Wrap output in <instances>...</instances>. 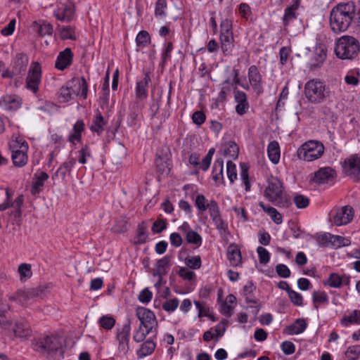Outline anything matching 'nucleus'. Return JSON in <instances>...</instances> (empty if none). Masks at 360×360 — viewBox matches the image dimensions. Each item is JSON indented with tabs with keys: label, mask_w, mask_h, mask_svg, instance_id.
I'll use <instances>...</instances> for the list:
<instances>
[{
	"label": "nucleus",
	"mask_w": 360,
	"mask_h": 360,
	"mask_svg": "<svg viewBox=\"0 0 360 360\" xmlns=\"http://www.w3.org/2000/svg\"><path fill=\"white\" fill-rule=\"evenodd\" d=\"M33 348L46 358L59 360L70 356V351L65 347V340L58 335H51L40 338L33 344Z\"/></svg>",
	"instance_id": "obj_1"
},
{
	"label": "nucleus",
	"mask_w": 360,
	"mask_h": 360,
	"mask_svg": "<svg viewBox=\"0 0 360 360\" xmlns=\"http://www.w3.org/2000/svg\"><path fill=\"white\" fill-rule=\"evenodd\" d=\"M356 13L353 1L341 3L334 6L330 13V28L335 33L346 31L350 26Z\"/></svg>",
	"instance_id": "obj_2"
},
{
	"label": "nucleus",
	"mask_w": 360,
	"mask_h": 360,
	"mask_svg": "<svg viewBox=\"0 0 360 360\" xmlns=\"http://www.w3.org/2000/svg\"><path fill=\"white\" fill-rule=\"evenodd\" d=\"M264 195L266 200L279 207L287 208L292 205L291 198L284 191L283 184L278 177L271 176L268 179Z\"/></svg>",
	"instance_id": "obj_3"
},
{
	"label": "nucleus",
	"mask_w": 360,
	"mask_h": 360,
	"mask_svg": "<svg viewBox=\"0 0 360 360\" xmlns=\"http://www.w3.org/2000/svg\"><path fill=\"white\" fill-rule=\"evenodd\" d=\"M136 315L140 321V326L135 331L133 339L136 342L143 341L147 335L153 333V329L158 326V321L155 314L145 307H138Z\"/></svg>",
	"instance_id": "obj_4"
},
{
	"label": "nucleus",
	"mask_w": 360,
	"mask_h": 360,
	"mask_svg": "<svg viewBox=\"0 0 360 360\" xmlns=\"http://www.w3.org/2000/svg\"><path fill=\"white\" fill-rule=\"evenodd\" d=\"M334 51L338 58L352 60L360 53L359 41L353 36H342L337 39Z\"/></svg>",
	"instance_id": "obj_5"
},
{
	"label": "nucleus",
	"mask_w": 360,
	"mask_h": 360,
	"mask_svg": "<svg viewBox=\"0 0 360 360\" xmlns=\"http://www.w3.org/2000/svg\"><path fill=\"white\" fill-rule=\"evenodd\" d=\"M304 94L312 104H321L330 97V90L319 79H311L307 82L304 87Z\"/></svg>",
	"instance_id": "obj_6"
},
{
	"label": "nucleus",
	"mask_w": 360,
	"mask_h": 360,
	"mask_svg": "<svg viewBox=\"0 0 360 360\" xmlns=\"http://www.w3.org/2000/svg\"><path fill=\"white\" fill-rule=\"evenodd\" d=\"M323 144L315 140H310L304 143L297 150V155L300 160L311 162L320 158L324 153Z\"/></svg>",
	"instance_id": "obj_7"
},
{
	"label": "nucleus",
	"mask_w": 360,
	"mask_h": 360,
	"mask_svg": "<svg viewBox=\"0 0 360 360\" xmlns=\"http://www.w3.org/2000/svg\"><path fill=\"white\" fill-rule=\"evenodd\" d=\"M46 290V288L44 286L19 290L16 292L15 295L11 296L9 299L25 304L30 300L41 298L45 295Z\"/></svg>",
	"instance_id": "obj_8"
},
{
	"label": "nucleus",
	"mask_w": 360,
	"mask_h": 360,
	"mask_svg": "<svg viewBox=\"0 0 360 360\" xmlns=\"http://www.w3.org/2000/svg\"><path fill=\"white\" fill-rule=\"evenodd\" d=\"M9 149L12 152V161L13 165L18 167L25 166L28 160L27 151L28 148L27 143L24 141L20 143L18 141H12L9 143Z\"/></svg>",
	"instance_id": "obj_9"
},
{
	"label": "nucleus",
	"mask_w": 360,
	"mask_h": 360,
	"mask_svg": "<svg viewBox=\"0 0 360 360\" xmlns=\"http://www.w3.org/2000/svg\"><path fill=\"white\" fill-rule=\"evenodd\" d=\"M354 214V209L349 205H345L330 214V221L338 226L346 225L353 219Z\"/></svg>",
	"instance_id": "obj_10"
},
{
	"label": "nucleus",
	"mask_w": 360,
	"mask_h": 360,
	"mask_svg": "<svg viewBox=\"0 0 360 360\" xmlns=\"http://www.w3.org/2000/svg\"><path fill=\"white\" fill-rule=\"evenodd\" d=\"M41 79V67L39 63H32L26 78V87L37 93Z\"/></svg>",
	"instance_id": "obj_11"
},
{
	"label": "nucleus",
	"mask_w": 360,
	"mask_h": 360,
	"mask_svg": "<svg viewBox=\"0 0 360 360\" xmlns=\"http://www.w3.org/2000/svg\"><path fill=\"white\" fill-rule=\"evenodd\" d=\"M343 169L347 174L354 182L360 181V155L354 154L344 161Z\"/></svg>",
	"instance_id": "obj_12"
},
{
	"label": "nucleus",
	"mask_w": 360,
	"mask_h": 360,
	"mask_svg": "<svg viewBox=\"0 0 360 360\" xmlns=\"http://www.w3.org/2000/svg\"><path fill=\"white\" fill-rule=\"evenodd\" d=\"M248 77L250 85L257 95L262 94V77L256 65H252L248 68Z\"/></svg>",
	"instance_id": "obj_13"
},
{
	"label": "nucleus",
	"mask_w": 360,
	"mask_h": 360,
	"mask_svg": "<svg viewBox=\"0 0 360 360\" xmlns=\"http://www.w3.org/2000/svg\"><path fill=\"white\" fill-rule=\"evenodd\" d=\"M336 177V172L330 167H322L314 173L312 181L319 184L333 181Z\"/></svg>",
	"instance_id": "obj_14"
},
{
	"label": "nucleus",
	"mask_w": 360,
	"mask_h": 360,
	"mask_svg": "<svg viewBox=\"0 0 360 360\" xmlns=\"http://www.w3.org/2000/svg\"><path fill=\"white\" fill-rule=\"evenodd\" d=\"M73 61V53L70 48H66L58 55L55 68L59 70H64L70 67Z\"/></svg>",
	"instance_id": "obj_15"
},
{
	"label": "nucleus",
	"mask_w": 360,
	"mask_h": 360,
	"mask_svg": "<svg viewBox=\"0 0 360 360\" xmlns=\"http://www.w3.org/2000/svg\"><path fill=\"white\" fill-rule=\"evenodd\" d=\"M21 104V98L15 95H6L0 100L1 108L7 111L16 110Z\"/></svg>",
	"instance_id": "obj_16"
},
{
	"label": "nucleus",
	"mask_w": 360,
	"mask_h": 360,
	"mask_svg": "<svg viewBox=\"0 0 360 360\" xmlns=\"http://www.w3.org/2000/svg\"><path fill=\"white\" fill-rule=\"evenodd\" d=\"M151 82L150 72H146L143 79L137 81L135 88L136 97L139 100H145L148 97V86Z\"/></svg>",
	"instance_id": "obj_17"
},
{
	"label": "nucleus",
	"mask_w": 360,
	"mask_h": 360,
	"mask_svg": "<svg viewBox=\"0 0 360 360\" xmlns=\"http://www.w3.org/2000/svg\"><path fill=\"white\" fill-rule=\"evenodd\" d=\"M148 224L143 221L139 223L136 230V234L131 243L138 245H142L148 240Z\"/></svg>",
	"instance_id": "obj_18"
},
{
	"label": "nucleus",
	"mask_w": 360,
	"mask_h": 360,
	"mask_svg": "<svg viewBox=\"0 0 360 360\" xmlns=\"http://www.w3.org/2000/svg\"><path fill=\"white\" fill-rule=\"evenodd\" d=\"M300 1L301 0H292V4L285 8L282 19L284 27L288 26L291 21L297 18L298 15L297 11L300 5Z\"/></svg>",
	"instance_id": "obj_19"
},
{
	"label": "nucleus",
	"mask_w": 360,
	"mask_h": 360,
	"mask_svg": "<svg viewBox=\"0 0 360 360\" xmlns=\"http://www.w3.org/2000/svg\"><path fill=\"white\" fill-rule=\"evenodd\" d=\"M170 263V257L167 255L165 256L162 259H160L156 262V269L153 273V276L154 277L158 276L159 278V281L156 284V285H160V282L162 279V276H165L167 274V269L169 266Z\"/></svg>",
	"instance_id": "obj_20"
},
{
	"label": "nucleus",
	"mask_w": 360,
	"mask_h": 360,
	"mask_svg": "<svg viewBox=\"0 0 360 360\" xmlns=\"http://www.w3.org/2000/svg\"><path fill=\"white\" fill-rule=\"evenodd\" d=\"M49 179V174L45 172H38L34 174L31 188V193L34 195L39 194L44 186V181Z\"/></svg>",
	"instance_id": "obj_21"
},
{
	"label": "nucleus",
	"mask_w": 360,
	"mask_h": 360,
	"mask_svg": "<svg viewBox=\"0 0 360 360\" xmlns=\"http://www.w3.org/2000/svg\"><path fill=\"white\" fill-rule=\"evenodd\" d=\"M236 101L238 103L236 106V111L240 115L245 114L250 107L247 101V95L241 91H236L234 96Z\"/></svg>",
	"instance_id": "obj_22"
},
{
	"label": "nucleus",
	"mask_w": 360,
	"mask_h": 360,
	"mask_svg": "<svg viewBox=\"0 0 360 360\" xmlns=\"http://www.w3.org/2000/svg\"><path fill=\"white\" fill-rule=\"evenodd\" d=\"M227 258L233 266H238L242 262V256L240 249L235 243H231L227 249Z\"/></svg>",
	"instance_id": "obj_23"
},
{
	"label": "nucleus",
	"mask_w": 360,
	"mask_h": 360,
	"mask_svg": "<svg viewBox=\"0 0 360 360\" xmlns=\"http://www.w3.org/2000/svg\"><path fill=\"white\" fill-rule=\"evenodd\" d=\"M76 163V160L74 158H69L65 162H64L59 168L56 170L54 174L52 176V179L60 178L63 180L65 179L67 174H70L72 167Z\"/></svg>",
	"instance_id": "obj_24"
},
{
	"label": "nucleus",
	"mask_w": 360,
	"mask_h": 360,
	"mask_svg": "<svg viewBox=\"0 0 360 360\" xmlns=\"http://www.w3.org/2000/svg\"><path fill=\"white\" fill-rule=\"evenodd\" d=\"M85 129V124L82 120H78L73 125L72 133L70 134L68 137V141L72 143L75 141L81 142L82 134Z\"/></svg>",
	"instance_id": "obj_25"
},
{
	"label": "nucleus",
	"mask_w": 360,
	"mask_h": 360,
	"mask_svg": "<svg viewBox=\"0 0 360 360\" xmlns=\"http://www.w3.org/2000/svg\"><path fill=\"white\" fill-rule=\"evenodd\" d=\"M69 84H74L75 86H77V89L74 91L75 95H80L83 98H86L88 84L84 77H82L80 79L73 78L69 82Z\"/></svg>",
	"instance_id": "obj_26"
},
{
	"label": "nucleus",
	"mask_w": 360,
	"mask_h": 360,
	"mask_svg": "<svg viewBox=\"0 0 360 360\" xmlns=\"http://www.w3.org/2000/svg\"><path fill=\"white\" fill-rule=\"evenodd\" d=\"M224 160L222 158L217 159L212 167V179L215 182L224 184V179L223 176Z\"/></svg>",
	"instance_id": "obj_27"
},
{
	"label": "nucleus",
	"mask_w": 360,
	"mask_h": 360,
	"mask_svg": "<svg viewBox=\"0 0 360 360\" xmlns=\"http://www.w3.org/2000/svg\"><path fill=\"white\" fill-rule=\"evenodd\" d=\"M27 64V56L23 53H18L13 68L14 69V73L18 74V75L24 73L26 70Z\"/></svg>",
	"instance_id": "obj_28"
},
{
	"label": "nucleus",
	"mask_w": 360,
	"mask_h": 360,
	"mask_svg": "<svg viewBox=\"0 0 360 360\" xmlns=\"http://www.w3.org/2000/svg\"><path fill=\"white\" fill-rule=\"evenodd\" d=\"M32 27L40 37L51 35L53 32L52 25L44 20L34 21L32 23Z\"/></svg>",
	"instance_id": "obj_29"
},
{
	"label": "nucleus",
	"mask_w": 360,
	"mask_h": 360,
	"mask_svg": "<svg viewBox=\"0 0 360 360\" xmlns=\"http://www.w3.org/2000/svg\"><path fill=\"white\" fill-rule=\"evenodd\" d=\"M13 330L15 335L20 338H26L29 337L32 333L30 326L25 321L16 322Z\"/></svg>",
	"instance_id": "obj_30"
},
{
	"label": "nucleus",
	"mask_w": 360,
	"mask_h": 360,
	"mask_svg": "<svg viewBox=\"0 0 360 360\" xmlns=\"http://www.w3.org/2000/svg\"><path fill=\"white\" fill-rule=\"evenodd\" d=\"M106 124L107 122L104 120L102 114L100 112H98L95 115L92 124L90 127V130L100 136L103 131L104 127Z\"/></svg>",
	"instance_id": "obj_31"
},
{
	"label": "nucleus",
	"mask_w": 360,
	"mask_h": 360,
	"mask_svg": "<svg viewBox=\"0 0 360 360\" xmlns=\"http://www.w3.org/2000/svg\"><path fill=\"white\" fill-rule=\"evenodd\" d=\"M221 49L224 56L231 55L234 47L233 36H219Z\"/></svg>",
	"instance_id": "obj_32"
},
{
	"label": "nucleus",
	"mask_w": 360,
	"mask_h": 360,
	"mask_svg": "<svg viewBox=\"0 0 360 360\" xmlns=\"http://www.w3.org/2000/svg\"><path fill=\"white\" fill-rule=\"evenodd\" d=\"M267 153L269 160L274 164H277L280 160V147L276 141H271L267 147Z\"/></svg>",
	"instance_id": "obj_33"
},
{
	"label": "nucleus",
	"mask_w": 360,
	"mask_h": 360,
	"mask_svg": "<svg viewBox=\"0 0 360 360\" xmlns=\"http://www.w3.org/2000/svg\"><path fill=\"white\" fill-rule=\"evenodd\" d=\"M307 323L303 319H297L295 321L287 327L290 335H297L303 333L307 328Z\"/></svg>",
	"instance_id": "obj_34"
},
{
	"label": "nucleus",
	"mask_w": 360,
	"mask_h": 360,
	"mask_svg": "<svg viewBox=\"0 0 360 360\" xmlns=\"http://www.w3.org/2000/svg\"><path fill=\"white\" fill-rule=\"evenodd\" d=\"M73 85L74 84H69L68 82L66 86H63L60 87L59 91L58 92V97L60 102L65 103L72 98V95L75 94V90L72 89Z\"/></svg>",
	"instance_id": "obj_35"
},
{
	"label": "nucleus",
	"mask_w": 360,
	"mask_h": 360,
	"mask_svg": "<svg viewBox=\"0 0 360 360\" xmlns=\"http://www.w3.org/2000/svg\"><path fill=\"white\" fill-rule=\"evenodd\" d=\"M54 15L57 20L64 22H70L74 16V9L71 6H68L63 10H58L54 12Z\"/></svg>",
	"instance_id": "obj_36"
},
{
	"label": "nucleus",
	"mask_w": 360,
	"mask_h": 360,
	"mask_svg": "<svg viewBox=\"0 0 360 360\" xmlns=\"http://www.w3.org/2000/svg\"><path fill=\"white\" fill-rule=\"evenodd\" d=\"M259 207L267 213L271 219L276 224H281L283 222L282 215L277 211V210L273 207H267L264 202H261L259 204Z\"/></svg>",
	"instance_id": "obj_37"
},
{
	"label": "nucleus",
	"mask_w": 360,
	"mask_h": 360,
	"mask_svg": "<svg viewBox=\"0 0 360 360\" xmlns=\"http://www.w3.org/2000/svg\"><path fill=\"white\" fill-rule=\"evenodd\" d=\"M343 326H348L351 324H360V310H354L349 315H345L340 320Z\"/></svg>",
	"instance_id": "obj_38"
},
{
	"label": "nucleus",
	"mask_w": 360,
	"mask_h": 360,
	"mask_svg": "<svg viewBox=\"0 0 360 360\" xmlns=\"http://www.w3.org/2000/svg\"><path fill=\"white\" fill-rule=\"evenodd\" d=\"M155 344L152 340L146 341L138 350L137 354L140 358H143L153 352Z\"/></svg>",
	"instance_id": "obj_39"
},
{
	"label": "nucleus",
	"mask_w": 360,
	"mask_h": 360,
	"mask_svg": "<svg viewBox=\"0 0 360 360\" xmlns=\"http://www.w3.org/2000/svg\"><path fill=\"white\" fill-rule=\"evenodd\" d=\"M130 330H131V326H130V322L128 321V323L123 325L122 328L120 330H118L117 335V339L119 342H129V335H130Z\"/></svg>",
	"instance_id": "obj_40"
},
{
	"label": "nucleus",
	"mask_w": 360,
	"mask_h": 360,
	"mask_svg": "<svg viewBox=\"0 0 360 360\" xmlns=\"http://www.w3.org/2000/svg\"><path fill=\"white\" fill-rule=\"evenodd\" d=\"M313 304L316 309L319 308L318 304L328 303V297L324 291H314L312 294Z\"/></svg>",
	"instance_id": "obj_41"
},
{
	"label": "nucleus",
	"mask_w": 360,
	"mask_h": 360,
	"mask_svg": "<svg viewBox=\"0 0 360 360\" xmlns=\"http://www.w3.org/2000/svg\"><path fill=\"white\" fill-rule=\"evenodd\" d=\"M137 46L144 47L150 43V36L147 31H140L136 38Z\"/></svg>",
	"instance_id": "obj_42"
},
{
	"label": "nucleus",
	"mask_w": 360,
	"mask_h": 360,
	"mask_svg": "<svg viewBox=\"0 0 360 360\" xmlns=\"http://www.w3.org/2000/svg\"><path fill=\"white\" fill-rule=\"evenodd\" d=\"M323 284L332 288H339L342 285V279L339 274L331 273L327 281H324Z\"/></svg>",
	"instance_id": "obj_43"
},
{
	"label": "nucleus",
	"mask_w": 360,
	"mask_h": 360,
	"mask_svg": "<svg viewBox=\"0 0 360 360\" xmlns=\"http://www.w3.org/2000/svg\"><path fill=\"white\" fill-rule=\"evenodd\" d=\"M216 229L221 234L229 233L228 223L223 219L221 215L212 220Z\"/></svg>",
	"instance_id": "obj_44"
},
{
	"label": "nucleus",
	"mask_w": 360,
	"mask_h": 360,
	"mask_svg": "<svg viewBox=\"0 0 360 360\" xmlns=\"http://www.w3.org/2000/svg\"><path fill=\"white\" fill-rule=\"evenodd\" d=\"M220 36H233L232 32V21L224 19L220 24Z\"/></svg>",
	"instance_id": "obj_45"
},
{
	"label": "nucleus",
	"mask_w": 360,
	"mask_h": 360,
	"mask_svg": "<svg viewBox=\"0 0 360 360\" xmlns=\"http://www.w3.org/2000/svg\"><path fill=\"white\" fill-rule=\"evenodd\" d=\"M98 323L103 328L110 330L115 324V319L112 316L105 315L100 318Z\"/></svg>",
	"instance_id": "obj_46"
},
{
	"label": "nucleus",
	"mask_w": 360,
	"mask_h": 360,
	"mask_svg": "<svg viewBox=\"0 0 360 360\" xmlns=\"http://www.w3.org/2000/svg\"><path fill=\"white\" fill-rule=\"evenodd\" d=\"M239 153V148L234 141H229L226 144V147L224 150V155L232 157L233 158H237Z\"/></svg>",
	"instance_id": "obj_47"
},
{
	"label": "nucleus",
	"mask_w": 360,
	"mask_h": 360,
	"mask_svg": "<svg viewBox=\"0 0 360 360\" xmlns=\"http://www.w3.org/2000/svg\"><path fill=\"white\" fill-rule=\"evenodd\" d=\"M186 240L188 243L196 245L198 247L202 244L201 236L194 231H189L186 233Z\"/></svg>",
	"instance_id": "obj_48"
},
{
	"label": "nucleus",
	"mask_w": 360,
	"mask_h": 360,
	"mask_svg": "<svg viewBox=\"0 0 360 360\" xmlns=\"http://www.w3.org/2000/svg\"><path fill=\"white\" fill-rule=\"evenodd\" d=\"M293 202L298 209L306 208L309 205V199L301 194H296L293 198Z\"/></svg>",
	"instance_id": "obj_49"
},
{
	"label": "nucleus",
	"mask_w": 360,
	"mask_h": 360,
	"mask_svg": "<svg viewBox=\"0 0 360 360\" xmlns=\"http://www.w3.org/2000/svg\"><path fill=\"white\" fill-rule=\"evenodd\" d=\"M185 264L190 269H198L202 265L201 257L199 255L187 257L185 259Z\"/></svg>",
	"instance_id": "obj_50"
},
{
	"label": "nucleus",
	"mask_w": 360,
	"mask_h": 360,
	"mask_svg": "<svg viewBox=\"0 0 360 360\" xmlns=\"http://www.w3.org/2000/svg\"><path fill=\"white\" fill-rule=\"evenodd\" d=\"M226 174L231 184H233L237 179V172L236 165L231 160L226 163Z\"/></svg>",
	"instance_id": "obj_51"
},
{
	"label": "nucleus",
	"mask_w": 360,
	"mask_h": 360,
	"mask_svg": "<svg viewBox=\"0 0 360 360\" xmlns=\"http://www.w3.org/2000/svg\"><path fill=\"white\" fill-rule=\"evenodd\" d=\"M207 210L212 220L221 215L219 206L216 200L210 201Z\"/></svg>",
	"instance_id": "obj_52"
},
{
	"label": "nucleus",
	"mask_w": 360,
	"mask_h": 360,
	"mask_svg": "<svg viewBox=\"0 0 360 360\" xmlns=\"http://www.w3.org/2000/svg\"><path fill=\"white\" fill-rule=\"evenodd\" d=\"M195 205L198 210L201 212L206 211L209 207V203H207V200L202 194H198L196 196Z\"/></svg>",
	"instance_id": "obj_53"
},
{
	"label": "nucleus",
	"mask_w": 360,
	"mask_h": 360,
	"mask_svg": "<svg viewBox=\"0 0 360 360\" xmlns=\"http://www.w3.org/2000/svg\"><path fill=\"white\" fill-rule=\"evenodd\" d=\"M79 162L81 164H86L87 162L86 158L91 156V150L88 144L83 146L79 151Z\"/></svg>",
	"instance_id": "obj_54"
},
{
	"label": "nucleus",
	"mask_w": 360,
	"mask_h": 360,
	"mask_svg": "<svg viewBox=\"0 0 360 360\" xmlns=\"http://www.w3.org/2000/svg\"><path fill=\"white\" fill-rule=\"evenodd\" d=\"M167 226V220L164 219H159L153 222L151 229L153 233H160L165 230Z\"/></svg>",
	"instance_id": "obj_55"
},
{
	"label": "nucleus",
	"mask_w": 360,
	"mask_h": 360,
	"mask_svg": "<svg viewBox=\"0 0 360 360\" xmlns=\"http://www.w3.org/2000/svg\"><path fill=\"white\" fill-rule=\"evenodd\" d=\"M60 38L63 40L66 39H71V40H75L76 37L75 36V30L73 27L68 26V27H63L60 30Z\"/></svg>",
	"instance_id": "obj_56"
},
{
	"label": "nucleus",
	"mask_w": 360,
	"mask_h": 360,
	"mask_svg": "<svg viewBox=\"0 0 360 360\" xmlns=\"http://www.w3.org/2000/svg\"><path fill=\"white\" fill-rule=\"evenodd\" d=\"M349 360H356L360 358V345L349 347L345 352Z\"/></svg>",
	"instance_id": "obj_57"
},
{
	"label": "nucleus",
	"mask_w": 360,
	"mask_h": 360,
	"mask_svg": "<svg viewBox=\"0 0 360 360\" xmlns=\"http://www.w3.org/2000/svg\"><path fill=\"white\" fill-rule=\"evenodd\" d=\"M332 234L324 233L316 237L317 243L322 247H328L330 245Z\"/></svg>",
	"instance_id": "obj_58"
},
{
	"label": "nucleus",
	"mask_w": 360,
	"mask_h": 360,
	"mask_svg": "<svg viewBox=\"0 0 360 360\" xmlns=\"http://www.w3.org/2000/svg\"><path fill=\"white\" fill-rule=\"evenodd\" d=\"M18 272L20 275V279H26L32 276L31 265L28 264H21L18 266Z\"/></svg>",
	"instance_id": "obj_59"
},
{
	"label": "nucleus",
	"mask_w": 360,
	"mask_h": 360,
	"mask_svg": "<svg viewBox=\"0 0 360 360\" xmlns=\"http://www.w3.org/2000/svg\"><path fill=\"white\" fill-rule=\"evenodd\" d=\"M178 274L184 280L189 281H194L196 278L195 274L186 267H181Z\"/></svg>",
	"instance_id": "obj_60"
},
{
	"label": "nucleus",
	"mask_w": 360,
	"mask_h": 360,
	"mask_svg": "<svg viewBox=\"0 0 360 360\" xmlns=\"http://www.w3.org/2000/svg\"><path fill=\"white\" fill-rule=\"evenodd\" d=\"M257 252L260 264H266L269 262L270 253L264 248L259 246L257 248Z\"/></svg>",
	"instance_id": "obj_61"
},
{
	"label": "nucleus",
	"mask_w": 360,
	"mask_h": 360,
	"mask_svg": "<svg viewBox=\"0 0 360 360\" xmlns=\"http://www.w3.org/2000/svg\"><path fill=\"white\" fill-rule=\"evenodd\" d=\"M239 14L240 16L247 20L252 17V10L249 4L246 3H241L238 7Z\"/></svg>",
	"instance_id": "obj_62"
},
{
	"label": "nucleus",
	"mask_w": 360,
	"mask_h": 360,
	"mask_svg": "<svg viewBox=\"0 0 360 360\" xmlns=\"http://www.w3.org/2000/svg\"><path fill=\"white\" fill-rule=\"evenodd\" d=\"M172 50H173V44H172V42L169 41L167 43V46L162 54L161 65L162 68H164L165 66L167 60H170L171 53H172Z\"/></svg>",
	"instance_id": "obj_63"
},
{
	"label": "nucleus",
	"mask_w": 360,
	"mask_h": 360,
	"mask_svg": "<svg viewBox=\"0 0 360 360\" xmlns=\"http://www.w3.org/2000/svg\"><path fill=\"white\" fill-rule=\"evenodd\" d=\"M288 297L290 301L295 306H302L303 305V297L301 294L297 292L296 291L291 290L288 293Z\"/></svg>",
	"instance_id": "obj_64"
}]
</instances>
